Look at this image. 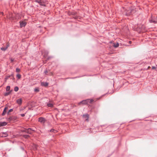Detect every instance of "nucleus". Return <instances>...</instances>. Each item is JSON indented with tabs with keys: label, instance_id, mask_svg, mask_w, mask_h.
<instances>
[{
	"label": "nucleus",
	"instance_id": "obj_1",
	"mask_svg": "<svg viewBox=\"0 0 157 157\" xmlns=\"http://www.w3.org/2000/svg\"><path fill=\"white\" fill-rule=\"evenodd\" d=\"M94 101V100L93 99H88L85 100H83L80 102L79 103V104H87L89 102L90 103H91L93 102Z\"/></svg>",
	"mask_w": 157,
	"mask_h": 157
},
{
	"label": "nucleus",
	"instance_id": "obj_2",
	"mask_svg": "<svg viewBox=\"0 0 157 157\" xmlns=\"http://www.w3.org/2000/svg\"><path fill=\"white\" fill-rule=\"evenodd\" d=\"M39 121L41 123H44L45 121V119L43 117H40L39 118Z\"/></svg>",
	"mask_w": 157,
	"mask_h": 157
},
{
	"label": "nucleus",
	"instance_id": "obj_3",
	"mask_svg": "<svg viewBox=\"0 0 157 157\" xmlns=\"http://www.w3.org/2000/svg\"><path fill=\"white\" fill-rule=\"evenodd\" d=\"M26 23L24 21H22L20 22V27L22 28L25 27L26 25Z\"/></svg>",
	"mask_w": 157,
	"mask_h": 157
},
{
	"label": "nucleus",
	"instance_id": "obj_4",
	"mask_svg": "<svg viewBox=\"0 0 157 157\" xmlns=\"http://www.w3.org/2000/svg\"><path fill=\"white\" fill-rule=\"evenodd\" d=\"M22 99L21 98H19L17 99L16 101V102L19 105H21L22 103Z\"/></svg>",
	"mask_w": 157,
	"mask_h": 157
},
{
	"label": "nucleus",
	"instance_id": "obj_5",
	"mask_svg": "<svg viewBox=\"0 0 157 157\" xmlns=\"http://www.w3.org/2000/svg\"><path fill=\"white\" fill-rule=\"evenodd\" d=\"M25 132L31 134L33 132V131L31 129L29 128L28 129L26 130Z\"/></svg>",
	"mask_w": 157,
	"mask_h": 157
},
{
	"label": "nucleus",
	"instance_id": "obj_6",
	"mask_svg": "<svg viewBox=\"0 0 157 157\" xmlns=\"http://www.w3.org/2000/svg\"><path fill=\"white\" fill-rule=\"evenodd\" d=\"M48 85V83L46 82H42L41 83V85L42 86H47Z\"/></svg>",
	"mask_w": 157,
	"mask_h": 157
},
{
	"label": "nucleus",
	"instance_id": "obj_7",
	"mask_svg": "<svg viewBox=\"0 0 157 157\" xmlns=\"http://www.w3.org/2000/svg\"><path fill=\"white\" fill-rule=\"evenodd\" d=\"M8 109V108L7 107H5V108L4 110V111L2 113V115H4L6 113V111Z\"/></svg>",
	"mask_w": 157,
	"mask_h": 157
},
{
	"label": "nucleus",
	"instance_id": "obj_8",
	"mask_svg": "<svg viewBox=\"0 0 157 157\" xmlns=\"http://www.w3.org/2000/svg\"><path fill=\"white\" fill-rule=\"evenodd\" d=\"M7 124L6 122H3L0 123V127L2 126H3L6 125Z\"/></svg>",
	"mask_w": 157,
	"mask_h": 157
},
{
	"label": "nucleus",
	"instance_id": "obj_9",
	"mask_svg": "<svg viewBox=\"0 0 157 157\" xmlns=\"http://www.w3.org/2000/svg\"><path fill=\"white\" fill-rule=\"evenodd\" d=\"M33 148L34 150H36L37 149L38 146L36 144H34L33 145Z\"/></svg>",
	"mask_w": 157,
	"mask_h": 157
},
{
	"label": "nucleus",
	"instance_id": "obj_10",
	"mask_svg": "<svg viewBox=\"0 0 157 157\" xmlns=\"http://www.w3.org/2000/svg\"><path fill=\"white\" fill-rule=\"evenodd\" d=\"M88 116H89V115L88 114H86V115H83V117L84 118H86V120L87 121L88 120Z\"/></svg>",
	"mask_w": 157,
	"mask_h": 157
},
{
	"label": "nucleus",
	"instance_id": "obj_11",
	"mask_svg": "<svg viewBox=\"0 0 157 157\" xmlns=\"http://www.w3.org/2000/svg\"><path fill=\"white\" fill-rule=\"evenodd\" d=\"M119 44L118 43H117L116 44H115L114 43L113 44V46L115 47V48H117L119 46Z\"/></svg>",
	"mask_w": 157,
	"mask_h": 157
},
{
	"label": "nucleus",
	"instance_id": "obj_12",
	"mask_svg": "<svg viewBox=\"0 0 157 157\" xmlns=\"http://www.w3.org/2000/svg\"><path fill=\"white\" fill-rule=\"evenodd\" d=\"M47 105L48 107H52L53 106V105L52 103H48V104Z\"/></svg>",
	"mask_w": 157,
	"mask_h": 157
},
{
	"label": "nucleus",
	"instance_id": "obj_13",
	"mask_svg": "<svg viewBox=\"0 0 157 157\" xmlns=\"http://www.w3.org/2000/svg\"><path fill=\"white\" fill-rule=\"evenodd\" d=\"M7 49V47L1 48V50H2V51H5Z\"/></svg>",
	"mask_w": 157,
	"mask_h": 157
},
{
	"label": "nucleus",
	"instance_id": "obj_14",
	"mask_svg": "<svg viewBox=\"0 0 157 157\" xmlns=\"http://www.w3.org/2000/svg\"><path fill=\"white\" fill-rule=\"evenodd\" d=\"M18 88L17 86H16L14 88V91L17 92L18 90Z\"/></svg>",
	"mask_w": 157,
	"mask_h": 157
},
{
	"label": "nucleus",
	"instance_id": "obj_15",
	"mask_svg": "<svg viewBox=\"0 0 157 157\" xmlns=\"http://www.w3.org/2000/svg\"><path fill=\"white\" fill-rule=\"evenodd\" d=\"M10 89V86H7L6 88V90L7 91H9Z\"/></svg>",
	"mask_w": 157,
	"mask_h": 157
},
{
	"label": "nucleus",
	"instance_id": "obj_16",
	"mask_svg": "<svg viewBox=\"0 0 157 157\" xmlns=\"http://www.w3.org/2000/svg\"><path fill=\"white\" fill-rule=\"evenodd\" d=\"M20 70L18 68H17L16 69V71L17 72H19L20 71Z\"/></svg>",
	"mask_w": 157,
	"mask_h": 157
},
{
	"label": "nucleus",
	"instance_id": "obj_17",
	"mask_svg": "<svg viewBox=\"0 0 157 157\" xmlns=\"http://www.w3.org/2000/svg\"><path fill=\"white\" fill-rule=\"evenodd\" d=\"M34 91L35 92H37L39 91V89L38 88H36L34 89Z\"/></svg>",
	"mask_w": 157,
	"mask_h": 157
},
{
	"label": "nucleus",
	"instance_id": "obj_18",
	"mask_svg": "<svg viewBox=\"0 0 157 157\" xmlns=\"http://www.w3.org/2000/svg\"><path fill=\"white\" fill-rule=\"evenodd\" d=\"M50 132H56V130H55L54 129H51V130H50Z\"/></svg>",
	"mask_w": 157,
	"mask_h": 157
},
{
	"label": "nucleus",
	"instance_id": "obj_19",
	"mask_svg": "<svg viewBox=\"0 0 157 157\" xmlns=\"http://www.w3.org/2000/svg\"><path fill=\"white\" fill-rule=\"evenodd\" d=\"M17 76L18 78H20L21 77V75L20 74H17Z\"/></svg>",
	"mask_w": 157,
	"mask_h": 157
},
{
	"label": "nucleus",
	"instance_id": "obj_20",
	"mask_svg": "<svg viewBox=\"0 0 157 157\" xmlns=\"http://www.w3.org/2000/svg\"><path fill=\"white\" fill-rule=\"evenodd\" d=\"M24 137L25 138H27L29 137V136L28 135H25L24 136Z\"/></svg>",
	"mask_w": 157,
	"mask_h": 157
},
{
	"label": "nucleus",
	"instance_id": "obj_21",
	"mask_svg": "<svg viewBox=\"0 0 157 157\" xmlns=\"http://www.w3.org/2000/svg\"><path fill=\"white\" fill-rule=\"evenodd\" d=\"M10 61L11 62H12L14 61V59H13L12 58H10Z\"/></svg>",
	"mask_w": 157,
	"mask_h": 157
},
{
	"label": "nucleus",
	"instance_id": "obj_22",
	"mask_svg": "<svg viewBox=\"0 0 157 157\" xmlns=\"http://www.w3.org/2000/svg\"><path fill=\"white\" fill-rule=\"evenodd\" d=\"M13 111V109H10L8 111V113L9 114V113L10 112H12V111Z\"/></svg>",
	"mask_w": 157,
	"mask_h": 157
},
{
	"label": "nucleus",
	"instance_id": "obj_23",
	"mask_svg": "<svg viewBox=\"0 0 157 157\" xmlns=\"http://www.w3.org/2000/svg\"><path fill=\"white\" fill-rule=\"evenodd\" d=\"M48 72V71H47V70H45V71L44 72V73H45V74H47V73Z\"/></svg>",
	"mask_w": 157,
	"mask_h": 157
},
{
	"label": "nucleus",
	"instance_id": "obj_24",
	"mask_svg": "<svg viewBox=\"0 0 157 157\" xmlns=\"http://www.w3.org/2000/svg\"><path fill=\"white\" fill-rule=\"evenodd\" d=\"M21 117H24V116H25V114H21Z\"/></svg>",
	"mask_w": 157,
	"mask_h": 157
},
{
	"label": "nucleus",
	"instance_id": "obj_25",
	"mask_svg": "<svg viewBox=\"0 0 157 157\" xmlns=\"http://www.w3.org/2000/svg\"><path fill=\"white\" fill-rule=\"evenodd\" d=\"M9 94H10V92H8V93H6L5 94V95L6 96H7V95H9Z\"/></svg>",
	"mask_w": 157,
	"mask_h": 157
},
{
	"label": "nucleus",
	"instance_id": "obj_26",
	"mask_svg": "<svg viewBox=\"0 0 157 157\" xmlns=\"http://www.w3.org/2000/svg\"><path fill=\"white\" fill-rule=\"evenodd\" d=\"M156 68V67H152V69H155Z\"/></svg>",
	"mask_w": 157,
	"mask_h": 157
},
{
	"label": "nucleus",
	"instance_id": "obj_27",
	"mask_svg": "<svg viewBox=\"0 0 157 157\" xmlns=\"http://www.w3.org/2000/svg\"><path fill=\"white\" fill-rule=\"evenodd\" d=\"M9 46V44H7V46L6 47H7V48H8Z\"/></svg>",
	"mask_w": 157,
	"mask_h": 157
},
{
	"label": "nucleus",
	"instance_id": "obj_28",
	"mask_svg": "<svg viewBox=\"0 0 157 157\" xmlns=\"http://www.w3.org/2000/svg\"><path fill=\"white\" fill-rule=\"evenodd\" d=\"M40 5L43 6V4H42L41 3H40Z\"/></svg>",
	"mask_w": 157,
	"mask_h": 157
},
{
	"label": "nucleus",
	"instance_id": "obj_29",
	"mask_svg": "<svg viewBox=\"0 0 157 157\" xmlns=\"http://www.w3.org/2000/svg\"><path fill=\"white\" fill-rule=\"evenodd\" d=\"M131 42H131V41H129V44H131Z\"/></svg>",
	"mask_w": 157,
	"mask_h": 157
},
{
	"label": "nucleus",
	"instance_id": "obj_30",
	"mask_svg": "<svg viewBox=\"0 0 157 157\" xmlns=\"http://www.w3.org/2000/svg\"><path fill=\"white\" fill-rule=\"evenodd\" d=\"M5 134V135H4L3 136H4V137L6 136V134Z\"/></svg>",
	"mask_w": 157,
	"mask_h": 157
},
{
	"label": "nucleus",
	"instance_id": "obj_31",
	"mask_svg": "<svg viewBox=\"0 0 157 157\" xmlns=\"http://www.w3.org/2000/svg\"><path fill=\"white\" fill-rule=\"evenodd\" d=\"M150 68V66H149V67H148V68H147V69H149Z\"/></svg>",
	"mask_w": 157,
	"mask_h": 157
},
{
	"label": "nucleus",
	"instance_id": "obj_32",
	"mask_svg": "<svg viewBox=\"0 0 157 157\" xmlns=\"http://www.w3.org/2000/svg\"><path fill=\"white\" fill-rule=\"evenodd\" d=\"M153 22H155V23H156V21H153Z\"/></svg>",
	"mask_w": 157,
	"mask_h": 157
}]
</instances>
